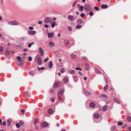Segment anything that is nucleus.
I'll use <instances>...</instances> for the list:
<instances>
[{
  "instance_id": "412c9836",
  "label": "nucleus",
  "mask_w": 131,
  "mask_h": 131,
  "mask_svg": "<svg viewBox=\"0 0 131 131\" xmlns=\"http://www.w3.org/2000/svg\"><path fill=\"white\" fill-rule=\"evenodd\" d=\"M77 22L79 24H81L82 23L83 20L82 19L79 18L77 20Z\"/></svg>"
},
{
  "instance_id": "72a5a7b5",
  "label": "nucleus",
  "mask_w": 131,
  "mask_h": 131,
  "mask_svg": "<svg viewBox=\"0 0 131 131\" xmlns=\"http://www.w3.org/2000/svg\"><path fill=\"white\" fill-rule=\"evenodd\" d=\"M95 72L96 73H98L99 74H101V72H100L98 69H96L95 70Z\"/></svg>"
},
{
  "instance_id": "c9c22d12",
  "label": "nucleus",
  "mask_w": 131,
  "mask_h": 131,
  "mask_svg": "<svg viewBox=\"0 0 131 131\" xmlns=\"http://www.w3.org/2000/svg\"><path fill=\"white\" fill-rule=\"evenodd\" d=\"M5 53L7 55H9L10 54V52L9 50H6L5 51Z\"/></svg>"
},
{
  "instance_id": "774afa93",
  "label": "nucleus",
  "mask_w": 131,
  "mask_h": 131,
  "mask_svg": "<svg viewBox=\"0 0 131 131\" xmlns=\"http://www.w3.org/2000/svg\"><path fill=\"white\" fill-rule=\"evenodd\" d=\"M44 26L46 28H47L48 27V25H47V24H45Z\"/></svg>"
},
{
  "instance_id": "bb28decb",
  "label": "nucleus",
  "mask_w": 131,
  "mask_h": 131,
  "mask_svg": "<svg viewBox=\"0 0 131 131\" xmlns=\"http://www.w3.org/2000/svg\"><path fill=\"white\" fill-rule=\"evenodd\" d=\"M64 43L65 45H69V43L68 40H66L64 41Z\"/></svg>"
},
{
  "instance_id": "4468645a",
  "label": "nucleus",
  "mask_w": 131,
  "mask_h": 131,
  "mask_svg": "<svg viewBox=\"0 0 131 131\" xmlns=\"http://www.w3.org/2000/svg\"><path fill=\"white\" fill-rule=\"evenodd\" d=\"M107 109L108 107L107 106L105 105L102 107V110L103 111H105L107 110Z\"/></svg>"
},
{
  "instance_id": "b1692460",
  "label": "nucleus",
  "mask_w": 131,
  "mask_h": 131,
  "mask_svg": "<svg viewBox=\"0 0 131 131\" xmlns=\"http://www.w3.org/2000/svg\"><path fill=\"white\" fill-rule=\"evenodd\" d=\"M108 7L107 5H106L102 4L101 6V8H106Z\"/></svg>"
},
{
  "instance_id": "37998d69",
  "label": "nucleus",
  "mask_w": 131,
  "mask_h": 131,
  "mask_svg": "<svg viewBox=\"0 0 131 131\" xmlns=\"http://www.w3.org/2000/svg\"><path fill=\"white\" fill-rule=\"evenodd\" d=\"M72 58H74L76 57V54L73 53L71 55Z\"/></svg>"
},
{
  "instance_id": "09e8293b",
  "label": "nucleus",
  "mask_w": 131,
  "mask_h": 131,
  "mask_svg": "<svg viewBox=\"0 0 131 131\" xmlns=\"http://www.w3.org/2000/svg\"><path fill=\"white\" fill-rule=\"evenodd\" d=\"M55 98L54 97H52L51 98V101L53 102H54L55 101Z\"/></svg>"
},
{
  "instance_id": "f704fd0d",
  "label": "nucleus",
  "mask_w": 131,
  "mask_h": 131,
  "mask_svg": "<svg viewBox=\"0 0 131 131\" xmlns=\"http://www.w3.org/2000/svg\"><path fill=\"white\" fill-rule=\"evenodd\" d=\"M17 60L18 61H20L21 60V57L19 56H17Z\"/></svg>"
},
{
  "instance_id": "4be33fe9",
  "label": "nucleus",
  "mask_w": 131,
  "mask_h": 131,
  "mask_svg": "<svg viewBox=\"0 0 131 131\" xmlns=\"http://www.w3.org/2000/svg\"><path fill=\"white\" fill-rule=\"evenodd\" d=\"M68 72L71 74H74L75 73V72L74 70H70L68 71Z\"/></svg>"
},
{
  "instance_id": "ddd939ff",
  "label": "nucleus",
  "mask_w": 131,
  "mask_h": 131,
  "mask_svg": "<svg viewBox=\"0 0 131 131\" xmlns=\"http://www.w3.org/2000/svg\"><path fill=\"white\" fill-rule=\"evenodd\" d=\"M36 33V31H28V33L29 35H34Z\"/></svg>"
},
{
  "instance_id": "052dcab7",
  "label": "nucleus",
  "mask_w": 131,
  "mask_h": 131,
  "mask_svg": "<svg viewBox=\"0 0 131 131\" xmlns=\"http://www.w3.org/2000/svg\"><path fill=\"white\" fill-rule=\"evenodd\" d=\"M86 70L87 71L88 70L89 66L87 64H86Z\"/></svg>"
},
{
  "instance_id": "1a4fd4ad",
  "label": "nucleus",
  "mask_w": 131,
  "mask_h": 131,
  "mask_svg": "<svg viewBox=\"0 0 131 131\" xmlns=\"http://www.w3.org/2000/svg\"><path fill=\"white\" fill-rule=\"evenodd\" d=\"M58 99L62 103L64 100V97L63 96L60 97H58Z\"/></svg>"
},
{
  "instance_id": "de8ad7c7",
  "label": "nucleus",
  "mask_w": 131,
  "mask_h": 131,
  "mask_svg": "<svg viewBox=\"0 0 131 131\" xmlns=\"http://www.w3.org/2000/svg\"><path fill=\"white\" fill-rule=\"evenodd\" d=\"M75 69L77 70H79L80 71H81L82 70V69L80 67H77L75 68Z\"/></svg>"
},
{
  "instance_id": "a19ab883",
  "label": "nucleus",
  "mask_w": 131,
  "mask_h": 131,
  "mask_svg": "<svg viewBox=\"0 0 131 131\" xmlns=\"http://www.w3.org/2000/svg\"><path fill=\"white\" fill-rule=\"evenodd\" d=\"M34 42H32V43L29 44L28 45V46L29 47H31V46L32 45H33L34 44Z\"/></svg>"
},
{
  "instance_id": "423d86ee",
  "label": "nucleus",
  "mask_w": 131,
  "mask_h": 131,
  "mask_svg": "<svg viewBox=\"0 0 131 131\" xmlns=\"http://www.w3.org/2000/svg\"><path fill=\"white\" fill-rule=\"evenodd\" d=\"M25 63V61L24 60H22L20 61H18L17 62V64L19 66H23Z\"/></svg>"
},
{
  "instance_id": "864d4df0",
  "label": "nucleus",
  "mask_w": 131,
  "mask_h": 131,
  "mask_svg": "<svg viewBox=\"0 0 131 131\" xmlns=\"http://www.w3.org/2000/svg\"><path fill=\"white\" fill-rule=\"evenodd\" d=\"M77 1H75L73 3V5H72V6L73 7H74L75 6L76 3Z\"/></svg>"
},
{
  "instance_id": "9b49d317",
  "label": "nucleus",
  "mask_w": 131,
  "mask_h": 131,
  "mask_svg": "<svg viewBox=\"0 0 131 131\" xmlns=\"http://www.w3.org/2000/svg\"><path fill=\"white\" fill-rule=\"evenodd\" d=\"M49 45L51 48H52L54 46V44L53 42L51 41L49 43Z\"/></svg>"
},
{
  "instance_id": "6ab92c4d",
  "label": "nucleus",
  "mask_w": 131,
  "mask_h": 131,
  "mask_svg": "<svg viewBox=\"0 0 131 131\" xmlns=\"http://www.w3.org/2000/svg\"><path fill=\"white\" fill-rule=\"evenodd\" d=\"M53 66V64L52 62L51 61H50L48 67L50 69Z\"/></svg>"
},
{
  "instance_id": "603ef678",
  "label": "nucleus",
  "mask_w": 131,
  "mask_h": 131,
  "mask_svg": "<svg viewBox=\"0 0 131 131\" xmlns=\"http://www.w3.org/2000/svg\"><path fill=\"white\" fill-rule=\"evenodd\" d=\"M68 28L69 30V31H71L72 28L70 26H68Z\"/></svg>"
},
{
  "instance_id": "7c9ffc66",
  "label": "nucleus",
  "mask_w": 131,
  "mask_h": 131,
  "mask_svg": "<svg viewBox=\"0 0 131 131\" xmlns=\"http://www.w3.org/2000/svg\"><path fill=\"white\" fill-rule=\"evenodd\" d=\"M19 124L20 125H23L24 124V122L22 121H20L19 122Z\"/></svg>"
},
{
  "instance_id": "e2e57ef3",
  "label": "nucleus",
  "mask_w": 131,
  "mask_h": 131,
  "mask_svg": "<svg viewBox=\"0 0 131 131\" xmlns=\"http://www.w3.org/2000/svg\"><path fill=\"white\" fill-rule=\"evenodd\" d=\"M54 91V90L53 89H50V92H52Z\"/></svg>"
},
{
  "instance_id": "c85d7f7f",
  "label": "nucleus",
  "mask_w": 131,
  "mask_h": 131,
  "mask_svg": "<svg viewBox=\"0 0 131 131\" xmlns=\"http://www.w3.org/2000/svg\"><path fill=\"white\" fill-rule=\"evenodd\" d=\"M82 27V26L80 25H78L76 26V28L77 29H79L81 28Z\"/></svg>"
},
{
  "instance_id": "a878e982",
  "label": "nucleus",
  "mask_w": 131,
  "mask_h": 131,
  "mask_svg": "<svg viewBox=\"0 0 131 131\" xmlns=\"http://www.w3.org/2000/svg\"><path fill=\"white\" fill-rule=\"evenodd\" d=\"M58 85V83L56 82L53 85V88L54 89L57 88Z\"/></svg>"
},
{
  "instance_id": "39448f33",
  "label": "nucleus",
  "mask_w": 131,
  "mask_h": 131,
  "mask_svg": "<svg viewBox=\"0 0 131 131\" xmlns=\"http://www.w3.org/2000/svg\"><path fill=\"white\" fill-rule=\"evenodd\" d=\"M8 23L10 25H18L19 24V23L15 21H9L8 22Z\"/></svg>"
},
{
  "instance_id": "c03bdc74",
  "label": "nucleus",
  "mask_w": 131,
  "mask_h": 131,
  "mask_svg": "<svg viewBox=\"0 0 131 131\" xmlns=\"http://www.w3.org/2000/svg\"><path fill=\"white\" fill-rule=\"evenodd\" d=\"M122 124H123V123L122 122H119L117 124V125L118 126L121 125H122Z\"/></svg>"
},
{
  "instance_id": "f257e3e1",
  "label": "nucleus",
  "mask_w": 131,
  "mask_h": 131,
  "mask_svg": "<svg viewBox=\"0 0 131 131\" xmlns=\"http://www.w3.org/2000/svg\"><path fill=\"white\" fill-rule=\"evenodd\" d=\"M99 115L97 113H95L94 114V122L99 123L100 122V120H98L99 118Z\"/></svg>"
},
{
  "instance_id": "3c124183",
  "label": "nucleus",
  "mask_w": 131,
  "mask_h": 131,
  "mask_svg": "<svg viewBox=\"0 0 131 131\" xmlns=\"http://www.w3.org/2000/svg\"><path fill=\"white\" fill-rule=\"evenodd\" d=\"M20 125L18 123H16V126L17 128H19L20 127Z\"/></svg>"
},
{
  "instance_id": "2f4dec72",
  "label": "nucleus",
  "mask_w": 131,
  "mask_h": 131,
  "mask_svg": "<svg viewBox=\"0 0 131 131\" xmlns=\"http://www.w3.org/2000/svg\"><path fill=\"white\" fill-rule=\"evenodd\" d=\"M53 23L51 24V27L52 28H54L56 24V23L54 21H53Z\"/></svg>"
},
{
  "instance_id": "58836bf2",
  "label": "nucleus",
  "mask_w": 131,
  "mask_h": 131,
  "mask_svg": "<svg viewBox=\"0 0 131 131\" xmlns=\"http://www.w3.org/2000/svg\"><path fill=\"white\" fill-rule=\"evenodd\" d=\"M34 124L35 125H36V124L37 123V120L36 119H34Z\"/></svg>"
},
{
  "instance_id": "5fc2aeb1",
  "label": "nucleus",
  "mask_w": 131,
  "mask_h": 131,
  "mask_svg": "<svg viewBox=\"0 0 131 131\" xmlns=\"http://www.w3.org/2000/svg\"><path fill=\"white\" fill-rule=\"evenodd\" d=\"M84 7L83 6H81L80 7V8L81 11H82Z\"/></svg>"
},
{
  "instance_id": "f03ea898",
  "label": "nucleus",
  "mask_w": 131,
  "mask_h": 131,
  "mask_svg": "<svg viewBox=\"0 0 131 131\" xmlns=\"http://www.w3.org/2000/svg\"><path fill=\"white\" fill-rule=\"evenodd\" d=\"M84 10L86 12L89 11L91 9L90 6L88 4H86L84 5Z\"/></svg>"
},
{
  "instance_id": "6e6d98bb",
  "label": "nucleus",
  "mask_w": 131,
  "mask_h": 131,
  "mask_svg": "<svg viewBox=\"0 0 131 131\" xmlns=\"http://www.w3.org/2000/svg\"><path fill=\"white\" fill-rule=\"evenodd\" d=\"M94 8L95 10H99V8L96 6L95 7H94Z\"/></svg>"
},
{
  "instance_id": "f8f14e48",
  "label": "nucleus",
  "mask_w": 131,
  "mask_h": 131,
  "mask_svg": "<svg viewBox=\"0 0 131 131\" xmlns=\"http://www.w3.org/2000/svg\"><path fill=\"white\" fill-rule=\"evenodd\" d=\"M38 62V64L41 65L42 64V61L41 58L40 57H38L37 59Z\"/></svg>"
},
{
  "instance_id": "e433bc0d",
  "label": "nucleus",
  "mask_w": 131,
  "mask_h": 131,
  "mask_svg": "<svg viewBox=\"0 0 131 131\" xmlns=\"http://www.w3.org/2000/svg\"><path fill=\"white\" fill-rule=\"evenodd\" d=\"M89 15L91 16H92L93 15V12H92V10H91V12L89 13Z\"/></svg>"
},
{
  "instance_id": "5701e85b",
  "label": "nucleus",
  "mask_w": 131,
  "mask_h": 131,
  "mask_svg": "<svg viewBox=\"0 0 131 131\" xmlns=\"http://www.w3.org/2000/svg\"><path fill=\"white\" fill-rule=\"evenodd\" d=\"M107 97V95L105 94H101L100 95V98H106Z\"/></svg>"
},
{
  "instance_id": "473e14b6",
  "label": "nucleus",
  "mask_w": 131,
  "mask_h": 131,
  "mask_svg": "<svg viewBox=\"0 0 131 131\" xmlns=\"http://www.w3.org/2000/svg\"><path fill=\"white\" fill-rule=\"evenodd\" d=\"M29 74L32 76H33L34 74V73L32 71H30L29 72Z\"/></svg>"
},
{
  "instance_id": "49530a36",
  "label": "nucleus",
  "mask_w": 131,
  "mask_h": 131,
  "mask_svg": "<svg viewBox=\"0 0 131 131\" xmlns=\"http://www.w3.org/2000/svg\"><path fill=\"white\" fill-rule=\"evenodd\" d=\"M3 50V47L2 46H0V52H2Z\"/></svg>"
},
{
  "instance_id": "7ed1b4c3",
  "label": "nucleus",
  "mask_w": 131,
  "mask_h": 131,
  "mask_svg": "<svg viewBox=\"0 0 131 131\" xmlns=\"http://www.w3.org/2000/svg\"><path fill=\"white\" fill-rule=\"evenodd\" d=\"M52 20V19L50 17H46L44 19L43 21L45 23L47 24L50 22Z\"/></svg>"
},
{
  "instance_id": "a18cd8bd",
  "label": "nucleus",
  "mask_w": 131,
  "mask_h": 131,
  "mask_svg": "<svg viewBox=\"0 0 131 131\" xmlns=\"http://www.w3.org/2000/svg\"><path fill=\"white\" fill-rule=\"evenodd\" d=\"M28 60L29 61H31L32 60V58L31 57H29Z\"/></svg>"
},
{
  "instance_id": "680f3d73",
  "label": "nucleus",
  "mask_w": 131,
  "mask_h": 131,
  "mask_svg": "<svg viewBox=\"0 0 131 131\" xmlns=\"http://www.w3.org/2000/svg\"><path fill=\"white\" fill-rule=\"evenodd\" d=\"M29 28L30 30H32L33 29H34L33 27H31V26H30V27H29Z\"/></svg>"
},
{
  "instance_id": "2eb2a0df",
  "label": "nucleus",
  "mask_w": 131,
  "mask_h": 131,
  "mask_svg": "<svg viewBox=\"0 0 131 131\" xmlns=\"http://www.w3.org/2000/svg\"><path fill=\"white\" fill-rule=\"evenodd\" d=\"M63 80L65 83H67L69 81V77H66L63 79Z\"/></svg>"
},
{
  "instance_id": "0eeeda50",
  "label": "nucleus",
  "mask_w": 131,
  "mask_h": 131,
  "mask_svg": "<svg viewBox=\"0 0 131 131\" xmlns=\"http://www.w3.org/2000/svg\"><path fill=\"white\" fill-rule=\"evenodd\" d=\"M39 53L41 54V56H42L44 55V52L41 47H39Z\"/></svg>"
},
{
  "instance_id": "f3484780",
  "label": "nucleus",
  "mask_w": 131,
  "mask_h": 131,
  "mask_svg": "<svg viewBox=\"0 0 131 131\" xmlns=\"http://www.w3.org/2000/svg\"><path fill=\"white\" fill-rule=\"evenodd\" d=\"M12 122V120L10 119H8L7 121V123L8 127H10Z\"/></svg>"
},
{
  "instance_id": "20e7f679",
  "label": "nucleus",
  "mask_w": 131,
  "mask_h": 131,
  "mask_svg": "<svg viewBox=\"0 0 131 131\" xmlns=\"http://www.w3.org/2000/svg\"><path fill=\"white\" fill-rule=\"evenodd\" d=\"M64 92V91L63 89H60V90L57 93L58 97H60L63 96V94Z\"/></svg>"
},
{
  "instance_id": "bf43d9fd",
  "label": "nucleus",
  "mask_w": 131,
  "mask_h": 131,
  "mask_svg": "<svg viewBox=\"0 0 131 131\" xmlns=\"http://www.w3.org/2000/svg\"><path fill=\"white\" fill-rule=\"evenodd\" d=\"M49 60V58H46V59H45V60H44V62H46L48 60Z\"/></svg>"
},
{
  "instance_id": "338daca9",
  "label": "nucleus",
  "mask_w": 131,
  "mask_h": 131,
  "mask_svg": "<svg viewBox=\"0 0 131 131\" xmlns=\"http://www.w3.org/2000/svg\"><path fill=\"white\" fill-rule=\"evenodd\" d=\"M3 124L4 126H5L6 125V123L5 121L3 122Z\"/></svg>"
},
{
  "instance_id": "4c0bfd02",
  "label": "nucleus",
  "mask_w": 131,
  "mask_h": 131,
  "mask_svg": "<svg viewBox=\"0 0 131 131\" xmlns=\"http://www.w3.org/2000/svg\"><path fill=\"white\" fill-rule=\"evenodd\" d=\"M108 85H106L104 88V91L106 90L108 88Z\"/></svg>"
},
{
  "instance_id": "8fccbe9b",
  "label": "nucleus",
  "mask_w": 131,
  "mask_h": 131,
  "mask_svg": "<svg viewBox=\"0 0 131 131\" xmlns=\"http://www.w3.org/2000/svg\"><path fill=\"white\" fill-rule=\"evenodd\" d=\"M25 111V110L24 109H22V110H21V113H22L23 114L24 113Z\"/></svg>"
},
{
  "instance_id": "6e6552de",
  "label": "nucleus",
  "mask_w": 131,
  "mask_h": 131,
  "mask_svg": "<svg viewBox=\"0 0 131 131\" xmlns=\"http://www.w3.org/2000/svg\"><path fill=\"white\" fill-rule=\"evenodd\" d=\"M54 33L52 32L51 33H48L47 34L49 38H51L54 36Z\"/></svg>"
},
{
  "instance_id": "cd10ccee",
  "label": "nucleus",
  "mask_w": 131,
  "mask_h": 131,
  "mask_svg": "<svg viewBox=\"0 0 131 131\" xmlns=\"http://www.w3.org/2000/svg\"><path fill=\"white\" fill-rule=\"evenodd\" d=\"M114 101L115 102L119 104L120 103V101H119L116 98L114 99Z\"/></svg>"
},
{
  "instance_id": "a211bd4d",
  "label": "nucleus",
  "mask_w": 131,
  "mask_h": 131,
  "mask_svg": "<svg viewBox=\"0 0 131 131\" xmlns=\"http://www.w3.org/2000/svg\"><path fill=\"white\" fill-rule=\"evenodd\" d=\"M95 104L93 102H91L90 104V106L91 108H93L95 106Z\"/></svg>"
},
{
  "instance_id": "dca6fc26",
  "label": "nucleus",
  "mask_w": 131,
  "mask_h": 131,
  "mask_svg": "<svg viewBox=\"0 0 131 131\" xmlns=\"http://www.w3.org/2000/svg\"><path fill=\"white\" fill-rule=\"evenodd\" d=\"M84 93L87 95L89 96L91 94V93L90 92L85 90H84Z\"/></svg>"
},
{
  "instance_id": "c756f323",
  "label": "nucleus",
  "mask_w": 131,
  "mask_h": 131,
  "mask_svg": "<svg viewBox=\"0 0 131 131\" xmlns=\"http://www.w3.org/2000/svg\"><path fill=\"white\" fill-rule=\"evenodd\" d=\"M116 127L115 126H112L111 128V130L112 131H114L116 129Z\"/></svg>"
},
{
  "instance_id": "ea45409f",
  "label": "nucleus",
  "mask_w": 131,
  "mask_h": 131,
  "mask_svg": "<svg viewBox=\"0 0 131 131\" xmlns=\"http://www.w3.org/2000/svg\"><path fill=\"white\" fill-rule=\"evenodd\" d=\"M127 120L129 121H131V117L128 116V117L127 118Z\"/></svg>"
},
{
  "instance_id": "79ce46f5",
  "label": "nucleus",
  "mask_w": 131,
  "mask_h": 131,
  "mask_svg": "<svg viewBox=\"0 0 131 131\" xmlns=\"http://www.w3.org/2000/svg\"><path fill=\"white\" fill-rule=\"evenodd\" d=\"M60 71L62 73H63L65 72V70L63 68H62L61 69Z\"/></svg>"
},
{
  "instance_id": "0e129e2a",
  "label": "nucleus",
  "mask_w": 131,
  "mask_h": 131,
  "mask_svg": "<svg viewBox=\"0 0 131 131\" xmlns=\"http://www.w3.org/2000/svg\"><path fill=\"white\" fill-rule=\"evenodd\" d=\"M78 73L80 76H82V74L80 71H79Z\"/></svg>"
},
{
  "instance_id": "69168bd1",
  "label": "nucleus",
  "mask_w": 131,
  "mask_h": 131,
  "mask_svg": "<svg viewBox=\"0 0 131 131\" xmlns=\"http://www.w3.org/2000/svg\"><path fill=\"white\" fill-rule=\"evenodd\" d=\"M83 59L84 60H87V58L86 57H83Z\"/></svg>"
},
{
  "instance_id": "4d7b16f0",
  "label": "nucleus",
  "mask_w": 131,
  "mask_h": 131,
  "mask_svg": "<svg viewBox=\"0 0 131 131\" xmlns=\"http://www.w3.org/2000/svg\"><path fill=\"white\" fill-rule=\"evenodd\" d=\"M42 23V22L41 21H39L38 22L39 24H41Z\"/></svg>"
},
{
  "instance_id": "aec40b11",
  "label": "nucleus",
  "mask_w": 131,
  "mask_h": 131,
  "mask_svg": "<svg viewBox=\"0 0 131 131\" xmlns=\"http://www.w3.org/2000/svg\"><path fill=\"white\" fill-rule=\"evenodd\" d=\"M53 111L51 108L48 109V114H53Z\"/></svg>"
},
{
  "instance_id": "393cba45",
  "label": "nucleus",
  "mask_w": 131,
  "mask_h": 131,
  "mask_svg": "<svg viewBox=\"0 0 131 131\" xmlns=\"http://www.w3.org/2000/svg\"><path fill=\"white\" fill-rule=\"evenodd\" d=\"M73 16L69 15L68 16V19L70 20H72L73 18Z\"/></svg>"
},
{
  "instance_id": "13d9d810",
  "label": "nucleus",
  "mask_w": 131,
  "mask_h": 131,
  "mask_svg": "<svg viewBox=\"0 0 131 131\" xmlns=\"http://www.w3.org/2000/svg\"><path fill=\"white\" fill-rule=\"evenodd\" d=\"M84 16H85V15L83 13H81L80 15V16H81V17H84Z\"/></svg>"
},
{
  "instance_id": "9d476101",
  "label": "nucleus",
  "mask_w": 131,
  "mask_h": 131,
  "mask_svg": "<svg viewBox=\"0 0 131 131\" xmlns=\"http://www.w3.org/2000/svg\"><path fill=\"white\" fill-rule=\"evenodd\" d=\"M42 126L43 127H46L48 126V123L46 122H43L41 124Z\"/></svg>"
}]
</instances>
